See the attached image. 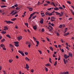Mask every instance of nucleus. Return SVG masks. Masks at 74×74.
Here are the masks:
<instances>
[{"label":"nucleus","mask_w":74,"mask_h":74,"mask_svg":"<svg viewBox=\"0 0 74 74\" xmlns=\"http://www.w3.org/2000/svg\"><path fill=\"white\" fill-rule=\"evenodd\" d=\"M17 39H18V41H20V40H22V36H18L17 37Z\"/></svg>","instance_id":"f257e3e1"},{"label":"nucleus","mask_w":74,"mask_h":74,"mask_svg":"<svg viewBox=\"0 0 74 74\" xmlns=\"http://www.w3.org/2000/svg\"><path fill=\"white\" fill-rule=\"evenodd\" d=\"M44 21V19L42 18H41V20H40V23L41 24H42L43 23H44L43 22Z\"/></svg>","instance_id":"f03ea898"},{"label":"nucleus","mask_w":74,"mask_h":74,"mask_svg":"<svg viewBox=\"0 0 74 74\" xmlns=\"http://www.w3.org/2000/svg\"><path fill=\"white\" fill-rule=\"evenodd\" d=\"M64 64H66V62H67V63L68 62V61H67V60H66H66H65V59L64 58Z\"/></svg>","instance_id":"7ed1b4c3"},{"label":"nucleus","mask_w":74,"mask_h":74,"mask_svg":"<svg viewBox=\"0 0 74 74\" xmlns=\"http://www.w3.org/2000/svg\"><path fill=\"white\" fill-rule=\"evenodd\" d=\"M27 8H28V9H29V11H33V9L32 8L29 7H27Z\"/></svg>","instance_id":"20e7f679"},{"label":"nucleus","mask_w":74,"mask_h":74,"mask_svg":"<svg viewBox=\"0 0 74 74\" xmlns=\"http://www.w3.org/2000/svg\"><path fill=\"white\" fill-rule=\"evenodd\" d=\"M61 14L60 13V15L59 16V17H61L62 16H63V14H64V13L62 12H61Z\"/></svg>","instance_id":"39448f33"},{"label":"nucleus","mask_w":74,"mask_h":74,"mask_svg":"<svg viewBox=\"0 0 74 74\" xmlns=\"http://www.w3.org/2000/svg\"><path fill=\"white\" fill-rule=\"evenodd\" d=\"M5 22H6V23H8L9 24H11V21H5Z\"/></svg>","instance_id":"423d86ee"},{"label":"nucleus","mask_w":74,"mask_h":74,"mask_svg":"<svg viewBox=\"0 0 74 74\" xmlns=\"http://www.w3.org/2000/svg\"><path fill=\"white\" fill-rule=\"evenodd\" d=\"M69 32H68L66 33H65L64 34V36L65 37H66V36H67V35H69Z\"/></svg>","instance_id":"0eeeda50"},{"label":"nucleus","mask_w":74,"mask_h":74,"mask_svg":"<svg viewBox=\"0 0 74 74\" xmlns=\"http://www.w3.org/2000/svg\"><path fill=\"white\" fill-rule=\"evenodd\" d=\"M56 15H60V13H59L57 12H56Z\"/></svg>","instance_id":"6e6552de"},{"label":"nucleus","mask_w":74,"mask_h":74,"mask_svg":"<svg viewBox=\"0 0 74 74\" xmlns=\"http://www.w3.org/2000/svg\"><path fill=\"white\" fill-rule=\"evenodd\" d=\"M50 4L51 5H53L54 6V7H56V6L54 4V3H53V2L51 1Z\"/></svg>","instance_id":"1a4fd4ad"},{"label":"nucleus","mask_w":74,"mask_h":74,"mask_svg":"<svg viewBox=\"0 0 74 74\" xmlns=\"http://www.w3.org/2000/svg\"><path fill=\"white\" fill-rule=\"evenodd\" d=\"M26 67H25V69H29V65L27 64H26Z\"/></svg>","instance_id":"9d476101"},{"label":"nucleus","mask_w":74,"mask_h":74,"mask_svg":"<svg viewBox=\"0 0 74 74\" xmlns=\"http://www.w3.org/2000/svg\"><path fill=\"white\" fill-rule=\"evenodd\" d=\"M70 10L71 11L72 14L73 15H74V12L73 11V10L72 9H70Z\"/></svg>","instance_id":"9b49d317"},{"label":"nucleus","mask_w":74,"mask_h":74,"mask_svg":"<svg viewBox=\"0 0 74 74\" xmlns=\"http://www.w3.org/2000/svg\"><path fill=\"white\" fill-rule=\"evenodd\" d=\"M45 66H47V67L48 66H51V64H50L49 63H47L46 64H45Z\"/></svg>","instance_id":"f8f14e48"},{"label":"nucleus","mask_w":74,"mask_h":74,"mask_svg":"<svg viewBox=\"0 0 74 74\" xmlns=\"http://www.w3.org/2000/svg\"><path fill=\"white\" fill-rule=\"evenodd\" d=\"M25 59L26 60H27V61H30V59H29V58H27V57H26L25 58Z\"/></svg>","instance_id":"ddd939ff"},{"label":"nucleus","mask_w":74,"mask_h":74,"mask_svg":"<svg viewBox=\"0 0 74 74\" xmlns=\"http://www.w3.org/2000/svg\"><path fill=\"white\" fill-rule=\"evenodd\" d=\"M64 57L65 59H67V56L66 54H64Z\"/></svg>","instance_id":"4468645a"},{"label":"nucleus","mask_w":74,"mask_h":74,"mask_svg":"<svg viewBox=\"0 0 74 74\" xmlns=\"http://www.w3.org/2000/svg\"><path fill=\"white\" fill-rule=\"evenodd\" d=\"M68 54L70 57H72V56H73V54H72V53H69Z\"/></svg>","instance_id":"2eb2a0df"},{"label":"nucleus","mask_w":74,"mask_h":74,"mask_svg":"<svg viewBox=\"0 0 74 74\" xmlns=\"http://www.w3.org/2000/svg\"><path fill=\"white\" fill-rule=\"evenodd\" d=\"M49 48H50V50H51L52 51H53V49L52 48V47H49Z\"/></svg>","instance_id":"dca6fc26"},{"label":"nucleus","mask_w":74,"mask_h":74,"mask_svg":"<svg viewBox=\"0 0 74 74\" xmlns=\"http://www.w3.org/2000/svg\"><path fill=\"white\" fill-rule=\"evenodd\" d=\"M16 19V18H15L11 19V20L12 21H15Z\"/></svg>","instance_id":"f3484780"},{"label":"nucleus","mask_w":74,"mask_h":74,"mask_svg":"<svg viewBox=\"0 0 74 74\" xmlns=\"http://www.w3.org/2000/svg\"><path fill=\"white\" fill-rule=\"evenodd\" d=\"M0 45L1 47V48H3V47H5V46L3 44H1Z\"/></svg>","instance_id":"a211bd4d"},{"label":"nucleus","mask_w":74,"mask_h":74,"mask_svg":"<svg viewBox=\"0 0 74 74\" xmlns=\"http://www.w3.org/2000/svg\"><path fill=\"white\" fill-rule=\"evenodd\" d=\"M57 63H58V62L57 61H56L54 63V66H56V65H57Z\"/></svg>","instance_id":"6ab92c4d"},{"label":"nucleus","mask_w":74,"mask_h":74,"mask_svg":"<svg viewBox=\"0 0 74 74\" xmlns=\"http://www.w3.org/2000/svg\"><path fill=\"white\" fill-rule=\"evenodd\" d=\"M35 13V12H33V13L31 14L30 17L32 18V16H33V15H34V13Z\"/></svg>","instance_id":"aec40b11"},{"label":"nucleus","mask_w":74,"mask_h":74,"mask_svg":"<svg viewBox=\"0 0 74 74\" xmlns=\"http://www.w3.org/2000/svg\"><path fill=\"white\" fill-rule=\"evenodd\" d=\"M63 27V25L62 24H61L60 26H59L58 27L59 28H60V29H61Z\"/></svg>","instance_id":"412c9836"},{"label":"nucleus","mask_w":74,"mask_h":74,"mask_svg":"<svg viewBox=\"0 0 74 74\" xmlns=\"http://www.w3.org/2000/svg\"><path fill=\"white\" fill-rule=\"evenodd\" d=\"M56 33V34L57 35V36H60V34H59V32H55V33Z\"/></svg>","instance_id":"4be33fe9"},{"label":"nucleus","mask_w":74,"mask_h":74,"mask_svg":"<svg viewBox=\"0 0 74 74\" xmlns=\"http://www.w3.org/2000/svg\"><path fill=\"white\" fill-rule=\"evenodd\" d=\"M49 61L50 63H52V61H51V58L50 57L49 58Z\"/></svg>","instance_id":"5701e85b"},{"label":"nucleus","mask_w":74,"mask_h":74,"mask_svg":"<svg viewBox=\"0 0 74 74\" xmlns=\"http://www.w3.org/2000/svg\"><path fill=\"white\" fill-rule=\"evenodd\" d=\"M6 36L9 38H11V36H10V35H6Z\"/></svg>","instance_id":"b1692460"},{"label":"nucleus","mask_w":74,"mask_h":74,"mask_svg":"<svg viewBox=\"0 0 74 74\" xmlns=\"http://www.w3.org/2000/svg\"><path fill=\"white\" fill-rule=\"evenodd\" d=\"M58 8H54V10H55L56 11H57V10H58Z\"/></svg>","instance_id":"393cba45"},{"label":"nucleus","mask_w":74,"mask_h":74,"mask_svg":"<svg viewBox=\"0 0 74 74\" xmlns=\"http://www.w3.org/2000/svg\"><path fill=\"white\" fill-rule=\"evenodd\" d=\"M34 29V30H36L37 29V27H36V25H35L33 27Z\"/></svg>","instance_id":"a878e982"},{"label":"nucleus","mask_w":74,"mask_h":74,"mask_svg":"<svg viewBox=\"0 0 74 74\" xmlns=\"http://www.w3.org/2000/svg\"><path fill=\"white\" fill-rule=\"evenodd\" d=\"M9 46L11 48H14V46L11 44H10Z\"/></svg>","instance_id":"bb28decb"},{"label":"nucleus","mask_w":74,"mask_h":74,"mask_svg":"<svg viewBox=\"0 0 74 74\" xmlns=\"http://www.w3.org/2000/svg\"><path fill=\"white\" fill-rule=\"evenodd\" d=\"M5 33H6V31H3L1 32L2 34H5Z\"/></svg>","instance_id":"cd10ccee"},{"label":"nucleus","mask_w":74,"mask_h":74,"mask_svg":"<svg viewBox=\"0 0 74 74\" xmlns=\"http://www.w3.org/2000/svg\"><path fill=\"white\" fill-rule=\"evenodd\" d=\"M14 12H15V11L14 10H12L11 12L10 13V14H13V13H14Z\"/></svg>","instance_id":"c85d7f7f"},{"label":"nucleus","mask_w":74,"mask_h":74,"mask_svg":"<svg viewBox=\"0 0 74 74\" xmlns=\"http://www.w3.org/2000/svg\"><path fill=\"white\" fill-rule=\"evenodd\" d=\"M67 28H65V29L64 33H66V32H67Z\"/></svg>","instance_id":"c756f323"},{"label":"nucleus","mask_w":74,"mask_h":74,"mask_svg":"<svg viewBox=\"0 0 74 74\" xmlns=\"http://www.w3.org/2000/svg\"><path fill=\"white\" fill-rule=\"evenodd\" d=\"M25 25L27 27H28V25H29V24H28V23H25Z\"/></svg>","instance_id":"7c9ffc66"},{"label":"nucleus","mask_w":74,"mask_h":74,"mask_svg":"<svg viewBox=\"0 0 74 74\" xmlns=\"http://www.w3.org/2000/svg\"><path fill=\"white\" fill-rule=\"evenodd\" d=\"M4 41H5V39L4 38L3 39L1 40V42H4Z\"/></svg>","instance_id":"2f4dec72"},{"label":"nucleus","mask_w":74,"mask_h":74,"mask_svg":"<svg viewBox=\"0 0 74 74\" xmlns=\"http://www.w3.org/2000/svg\"><path fill=\"white\" fill-rule=\"evenodd\" d=\"M1 8H4L5 7H6V6L5 5H3L1 6Z\"/></svg>","instance_id":"473e14b6"},{"label":"nucleus","mask_w":74,"mask_h":74,"mask_svg":"<svg viewBox=\"0 0 74 74\" xmlns=\"http://www.w3.org/2000/svg\"><path fill=\"white\" fill-rule=\"evenodd\" d=\"M4 28H5V29H7V30H8V27H7V26H4Z\"/></svg>","instance_id":"72a5a7b5"},{"label":"nucleus","mask_w":74,"mask_h":74,"mask_svg":"<svg viewBox=\"0 0 74 74\" xmlns=\"http://www.w3.org/2000/svg\"><path fill=\"white\" fill-rule=\"evenodd\" d=\"M19 42H14V44H19Z\"/></svg>","instance_id":"f704fd0d"},{"label":"nucleus","mask_w":74,"mask_h":74,"mask_svg":"<svg viewBox=\"0 0 74 74\" xmlns=\"http://www.w3.org/2000/svg\"><path fill=\"white\" fill-rule=\"evenodd\" d=\"M14 45L16 47H18L19 46V45L18 44H14Z\"/></svg>","instance_id":"c9c22d12"},{"label":"nucleus","mask_w":74,"mask_h":74,"mask_svg":"<svg viewBox=\"0 0 74 74\" xmlns=\"http://www.w3.org/2000/svg\"><path fill=\"white\" fill-rule=\"evenodd\" d=\"M40 54H42V51H41L38 50Z\"/></svg>","instance_id":"e433bc0d"},{"label":"nucleus","mask_w":74,"mask_h":74,"mask_svg":"<svg viewBox=\"0 0 74 74\" xmlns=\"http://www.w3.org/2000/svg\"><path fill=\"white\" fill-rule=\"evenodd\" d=\"M67 3L69 4H71V2L70 1H67Z\"/></svg>","instance_id":"4c0bfd02"},{"label":"nucleus","mask_w":74,"mask_h":74,"mask_svg":"<svg viewBox=\"0 0 74 74\" xmlns=\"http://www.w3.org/2000/svg\"><path fill=\"white\" fill-rule=\"evenodd\" d=\"M46 39L47 40V41H49V42H50V41H49V39L48 37H46Z\"/></svg>","instance_id":"58836bf2"},{"label":"nucleus","mask_w":74,"mask_h":74,"mask_svg":"<svg viewBox=\"0 0 74 74\" xmlns=\"http://www.w3.org/2000/svg\"><path fill=\"white\" fill-rule=\"evenodd\" d=\"M36 17H37V16H33L32 17V19H35V18H36Z\"/></svg>","instance_id":"ea45409f"},{"label":"nucleus","mask_w":74,"mask_h":74,"mask_svg":"<svg viewBox=\"0 0 74 74\" xmlns=\"http://www.w3.org/2000/svg\"><path fill=\"white\" fill-rule=\"evenodd\" d=\"M64 74H69V72L66 71V72H64Z\"/></svg>","instance_id":"a19ab883"},{"label":"nucleus","mask_w":74,"mask_h":74,"mask_svg":"<svg viewBox=\"0 0 74 74\" xmlns=\"http://www.w3.org/2000/svg\"><path fill=\"white\" fill-rule=\"evenodd\" d=\"M49 13L47 12H46L45 13V15H49Z\"/></svg>","instance_id":"79ce46f5"},{"label":"nucleus","mask_w":74,"mask_h":74,"mask_svg":"<svg viewBox=\"0 0 74 74\" xmlns=\"http://www.w3.org/2000/svg\"><path fill=\"white\" fill-rule=\"evenodd\" d=\"M60 60V56H59L58 57V60Z\"/></svg>","instance_id":"37998d69"},{"label":"nucleus","mask_w":74,"mask_h":74,"mask_svg":"<svg viewBox=\"0 0 74 74\" xmlns=\"http://www.w3.org/2000/svg\"><path fill=\"white\" fill-rule=\"evenodd\" d=\"M31 71L32 72V73H34V70H33V69H31Z\"/></svg>","instance_id":"c03bdc74"},{"label":"nucleus","mask_w":74,"mask_h":74,"mask_svg":"<svg viewBox=\"0 0 74 74\" xmlns=\"http://www.w3.org/2000/svg\"><path fill=\"white\" fill-rule=\"evenodd\" d=\"M58 8H59V9H60V10H62V9L64 10V9H63V8H62V7H59Z\"/></svg>","instance_id":"a18cd8bd"},{"label":"nucleus","mask_w":74,"mask_h":74,"mask_svg":"<svg viewBox=\"0 0 74 74\" xmlns=\"http://www.w3.org/2000/svg\"><path fill=\"white\" fill-rule=\"evenodd\" d=\"M18 4H16L14 5V6L15 7H18Z\"/></svg>","instance_id":"49530a36"},{"label":"nucleus","mask_w":74,"mask_h":74,"mask_svg":"<svg viewBox=\"0 0 74 74\" xmlns=\"http://www.w3.org/2000/svg\"><path fill=\"white\" fill-rule=\"evenodd\" d=\"M21 54L23 56H25V54H24V53H23V52H22L21 53Z\"/></svg>","instance_id":"de8ad7c7"},{"label":"nucleus","mask_w":74,"mask_h":74,"mask_svg":"<svg viewBox=\"0 0 74 74\" xmlns=\"http://www.w3.org/2000/svg\"><path fill=\"white\" fill-rule=\"evenodd\" d=\"M45 70H46V71H48V69L46 67H45Z\"/></svg>","instance_id":"09e8293b"},{"label":"nucleus","mask_w":74,"mask_h":74,"mask_svg":"<svg viewBox=\"0 0 74 74\" xmlns=\"http://www.w3.org/2000/svg\"><path fill=\"white\" fill-rule=\"evenodd\" d=\"M33 38L35 41L36 40H37V39H36L35 37H33Z\"/></svg>","instance_id":"8fccbe9b"},{"label":"nucleus","mask_w":74,"mask_h":74,"mask_svg":"<svg viewBox=\"0 0 74 74\" xmlns=\"http://www.w3.org/2000/svg\"><path fill=\"white\" fill-rule=\"evenodd\" d=\"M51 9H52V8H48V9H47V10H48V11H51Z\"/></svg>","instance_id":"3c124183"},{"label":"nucleus","mask_w":74,"mask_h":74,"mask_svg":"<svg viewBox=\"0 0 74 74\" xmlns=\"http://www.w3.org/2000/svg\"><path fill=\"white\" fill-rule=\"evenodd\" d=\"M36 42L37 43V44H39V41H38L37 40H36Z\"/></svg>","instance_id":"603ef678"},{"label":"nucleus","mask_w":74,"mask_h":74,"mask_svg":"<svg viewBox=\"0 0 74 74\" xmlns=\"http://www.w3.org/2000/svg\"><path fill=\"white\" fill-rule=\"evenodd\" d=\"M25 54L26 55H28V53H27V52H25Z\"/></svg>","instance_id":"864d4df0"},{"label":"nucleus","mask_w":74,"mask_h":74,"mask_svg":"<svg viewBox=\"0 0 74 74\" xmlns=\"http://www.w3.org/2000/svg\"><path fill=\"white\" fill-rule=\"evenodd\" d=\"M50 25H51V26H55V25H54V24H53V23L51 24Z\"/></svg>","instance_id":"5fc2aeb1"},{"label":"nucleus","mask_w":74,"mask_h":74,"mask_svg":"<svg viewBox=\"0 0 74 74\" xmlns=\"http://www.w3.org/2000/svg\"><path fill=\"white\" fill-rule=\"evenodd\" d=\"M66 49H67V50H68V51H69V47L67 46L66 47Z\"/></svg>","instance_id":"6e6d98bb"},{"label":"nucleus","mask_w":74,"mask_h":74,"mask_svg":"<svg viewBox=\"0 0 74 74\" xmlns=\"http://www.w3.org/2000/svg\"><path fill=\"white\" fill-rule=\"evenodd\" d=\"M2 49H3V50H4V51H5V50H6V48H5L3 47Z\"/></svg>","instance_id":"4d7b16f0"},{"label":"nucleus","mask_w":74,"mask_h":74,"mask_svg":"<svg viewBox=\"0 0 74 74\" xmlns=\"http://www.w3.org/2000/svg\"><path fill=\"white\" fill-rule=\"evenodd\" d=\"M51 19H55V17H54V16H52L51 18Z\"/></svg>","instance_id":"13d9d810"},{"label":"nucleus","mask_w":74,"mask_h":74,"mask_svg":"<svg viewBox=\"0 0 74 74\" xmlns=\"http://www.w3.org/2000/svg\"><path fill=\"white\" fill-rule=\"evenodd\" d=\"M41 31L42 32H44V28H42V29Z\"/></svg>","instance_id":"bf43d9fd"},{"label":"nucleus","mask_w":74,"mask_h":74,"mask_svg":"<svg viewBox=\"0 0 74 74\" xmlns=\"http://www.w3.org/2000/svg\"><path fill=\"white\" fill-rule=\"evenodd\" d=\"M51 22H53V21H55V20H52V18H51Z\"/></svg>","instance_id":"052dcab7"},{"label":"nucleus","mask_w":74,"mask_h":74,"mask_svg":"<svg viewBox=\"0 0 74 74\" xmlns=\"http://www.w3.org/2000/svg\"><path fill=\"white\" fill-rule=\"evenodd\" d=\"M46 2H47L48 4H50V2L49 1H46Z\"/></svg>","instance_id":"680f3d73"},{"label":"nucleus","mask_w":74,"mask_h":74,"mask_svg":"<svg viewBox=\"0 0 74 74\" xmlns=\"http://www.w3.org/2000/svg\"><path fill=\"white\" fill-rule=\"evenodd\" d=\"M16 10H20V8H18V7H17L16 8Z\"/></svg>","instance_id":"e2e57ef3"},{"label":"nucleus","mask_w":74,"mask_h":74,"mask_svg":"<svg viewBox=\"0 0 74 74\" xmlns=\"http://www.w3.org/2000/svg\"><path fill=\"white\" fill-rule=\"evenodd\" d=\"M44 5V6H47V5H48V3L45 4Z\"/></svg>","instance_id":"0e129e2a"},{"label":"nucleus","mask_w":74,"mask_h":74,"mask_svg":"<svg viewBox=\"0 0 74 74\" xmlns=\"http://www.w3.org/2000/svg\"><path fill=\"white\" fill-rule=\"evenodd\" d=\"M60 42L62 43H63V39H61L60 40Z\"/></svg>","instance_id":"69168bd1"},{"label":"nucleus","mask_w":74,"mask_h":74,"mask_svg":"<svg viewBox=\"0 0 74 74\" xmlns=\"http://www.w3.org/2000/svg\"><path fill=\"white\" fill-rule=\"evenodd\" d=\"M9 62L10 63H12V60H9Z\"/></svg>","instance_id":"338daca9"},{"label":"nucleus","mask_w":74,"mask_h":74,"mask_svg":"<svg viewBox=\"0 0 74 74\" xmlns=\"http://www.w3.org/2000/svg\"><path fill=\"white\" fill-rule=\"evenodd\" d=\"M18 26L16 25H15V28L16 29H18Z\"/></svg>","instance_id":"774afa93"}]
</instances>
